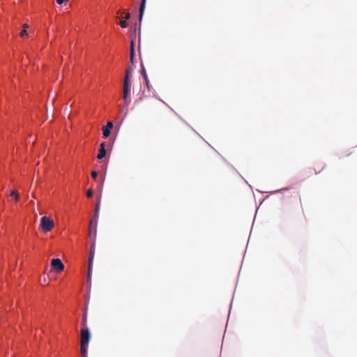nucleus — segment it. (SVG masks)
Segmentation results:
<instances>
[{"instance_id": "obj_16", "label": "nucleus", "mask_w": 357, "mask_h": 357, "mask_svg": "<svg viewBox=\"0 0 357 357\" xmlns=\"http://www.w3.org/2000/svg\"><path fill=\"white\" fill-rule=\"evenodd\" d=\"M142 76H143V77H144V80H145V81H147V78H148V77H147V75H146V73L145 68H144V67L143 66H142Z\"/></svg>"}, {"instance_id": "obj_6", "label": "nucleus", "mask_w": 357, "mask_h": 357, "mask_svg": "<svg viewBox=\"0 0 357 357\" xmlns=\"http://www.w3.org/2000/svg\"><path fill=\"white\" fill-rule=\"evenodd\" d=\"M113 127L114 124L111 121H108L107 125L102 127V135L104 138H107L110 135Z\"/></svg>"}, {"instance_id": "obj_15", "label": "nucleus", "mask_w": 357, "mask_h": 357, "mask_svg": "<svg viewBox=\"0 0 357 357\" xmlns=\"http://www.w3.org/2000/svg\"><path fill=\"white\" fill-rule=\"evenodd\" d=\"M135 56V50H134V43L132 41L131 43V52H130V59L132 61Z\"/></svg>"}, {"instance_id": "obj_21", "label": "nucleus", "mask_w": 357, "mask_h": 357, "mask_svg": "<svg viewBox=\"0 0 357 357\" xmlns=\"http://www.w3.org/2000/svg\"><path fill=\"white\" fill-rule=\"evenodd\" d=\"M20 35L21 36H26L27 35V31L25 29H22L21 31H20Z\"/></svg>"}, {"instance_id": "obj_4", "label": "nucleus", "mask_w": 357, "mask_h": 357, "mask_svg": "<svg viewBox=\"0 0 357 357\" xmlns=\"http://www.w3.org/2000/svg\"><path fill=\"white\" fill-rule=\"evenodd\" d=\"M91 340V333L89 328H81L80 344H89Z\"/></svg>"}, {"instance_id": "obj_20", "label": "nucleus", "mask_w": 357, "mask_h": 357, "mask_svg": "<svg viewBox=\"0 0 357 357\" xmlns=\"http://www.w3.org/2000/svg\"><path fill=\"white\" fill-rule=\"evenodd\" d=\"M86 195H87V197H89V198L92 197H93V190H89L87 192Z\"/></svg>"}, {"instance_id": "obj_5", "label": "nucleus", "mask_w": 357, "mask_h": 357, "mask_svg": "<svg viewBox=\"0 0 357 357\" xmlns=\"http://www.w3.org/2000/svg\"><path fill=\"white\" fill-rule=\"evenodd\" d=\"M51 265L54 271L59 273L64 268V265L59 258H54L52 260Z\"/></svg>"}, {"instance_id": "obj_22", "label": "nucleus", "mask_w": 357, "mask_h": 357, "mask_svg": "<svg viewBox=\"0 0 357 357\" xmlns=\"http://www.w3.org/2000/svg\"><path fill=\"white\" fill-rule=\"evenodd\" d=\"M145 82H146L147 89L149 90L150 89V84H149V79H147V81H145Z\"/></svg>"}, {"instance_id": "obj_1", "label": "nucleus", "mask_w": 357, "mask_h": 357, "mask_svg": "<svg viewBox=\"0 0 357 357\" xmlns=\"http://www.w3.org/2000/svg\"><path fill=\"white\" fill-rule=\"evenodd\" d=\"M130 70H126V75L123 80V98L124 106H128L130 102Z\"/></svg>"}, {"instance_id": "obj_8", "label": "nucleus", "mask_w": 357, "mask_h": 357, "mask_svg": "<svg viewBox=\"0 0 357 357\" xmlns=\"http://www.w3.org/2000/svg\"><path fill=\"white\" fill-rule=\"evenodd\" d=\"M98 216L93 215L90 220V232L93 229L95 234H96L97 225H98Z\"/></svg>"}, {"instance_id": "obj_19", "label": "nucleus", "mask_w": 357, "mask_h": 357, "mask_svg": "<svg viewBox=\"0 0 357 357\" xmlns=\"http://www.w3.org/2000/svg\"><path fill=\"white\" fill-rule=\"evenodd\" d=\"M131 17V15L129 12H126L125 13V19L126 20H128Z\"/></svg>"}, {"instance_id": "obj_10", "label": "nucleus", "mask_w": 357, "mask_h": 357, "mask_svg": "<svg viewBox=\"0 0 357 357\" xmlns=\"http://www.w3.org/2000/svg\"><path fill=\"white\" fill-rule=\"evenodd\" d=\"M89 344H80V352L82 357H87V350Z\"/></svg>"}, {"instance_id": "obj_11", "label": "nucleus", "mask_w": 357, "mask_h": 357, "mask_svg": "<svg viewBox=\"0 0 357 357\" xmlns=\"http://www.w3.org/2000/svg\"><path fill=\"white\" fill-rule=\"evenodd\" d=\"M100 207V196L98 197V202L96 204L93 215H97V216L99 215Z\"/></svg>"}, {"instance_id": "obj_17", "label": "nucleus", "mask_w": 357, "mask_h": 357, "mask_svg": "<svg viewBox=\"0 0 357 357\" xmlns=\"http://www.w3.org/2000/svg\"><path fill=\"white\" fill-rule=\"evenodd\" d=\"M119 24L122 28H126L128 26L127 20H121Z\"/></svg>"}, {"instance_id": "obj_7", "label": "nucleus", "mask_w": 357, "mask_h": 357, "mask_svg": "<svg viewBox=\"0 0 357 357\" xmlns=\"http://www.w3.org/2000/svg\"><path fill=\"white\" fill-rule=\"evenodd\" d=\"M106 153H107L106 143L105 142H103L100 145V149L98 151L97 158L99 160H102L106 156Z\"/></svg>"}, {"instance_id": "obj_2", "label": "nucleus", "mask_w": 357, "mask_h": 357, "mask_svg": "<svg viewBox=\"0 0 357 357\" xmlns=\"http://www.w3.org/2000/svg\"><path fill=\"white\" fill-rule=\"evenodd\" d=\"M95 255V245L93 244L91 247V250L89 252V261H88V271H87V283L91 285V275H92V269H93V262Z\"/></svg>"}, {"instance_id": "obj_13", "label": "nucleus", "mask_w": 357, "mask_h": 357, "mask_svg": "<svg viewBox=\"0 0 357 357\" xmlns=\"http://www.w3.org/2000/svg\"><path fill=\"white\" fill-rule=\"evenodd\" d=\"M107 166V162L104 163V173H103V176H102V182H101V183L99 185L100 188H102V185H103V182H104L105 174H106Z\"/></svg>"}, {"instance_id": "obj_23", "label": "nucleus", "mask_w": 357, "mask_h": 357, "mask_svg": "<svg viewBox=\"0 0 357 357\" xmlns=\"http://www.w3.org/2000/svg\"><path fill=\"white\" fill-rule=\"evenodd\" d=\"M325 167H326V165H324V167L321 168V170L322 171L323 169H324Z\"/></svg>"}, {"instance_id": "obj_14", "label": "nucleus", "mask_w": 357, "mask_h": 357, "mask_svg": "<svg viewBox=\"0 0 357 357\" xmlns=\"http://www.w3.org/2000/svg\"><path fill=\"white\" fill-rule=\"evenodd\" d=\"M10 196L12 197H13L15 199V201H17L20 199L19 194L16 191H14V190L11 191Z\"/></svg>"}, {"instance_id": "obj_12", "label": "nucleus", "mask_w": 357, "mask_h": 357, "mask_svg": "<svg viewBox=\"0 0 357 357\" xmlns=\"http://www.w3.org/2000/svg\"><path fill=\"white\" fill-rule=\"evenodd\" d=\"M86 317H87L86 313H84L82 316V323H81V326H82L81 328H88L87 325H86V319H87Z\"/></svg>"}, {"instance_id": "obj_3", "label": "nucleus", "mask_w": 357, "mask_h": 357, "mask_svg": "<svg viewBox=\"0 0 357 357\" xmlns=\"http://www.w3.org/2000/svg\"><path fill=\"white\" fill-rule=\"evenodd\" d=\"M54 225L53 221L47 216H43L40 219V228L43 232H49Z\"/></svg>"}, {"instance_id": "obj_18", "label": "nucleus", "mask_w": 357, "mask_h": 357, "mask_svg": "<svg viewBox=\"0 0 357 357\" xmlns=\"http://www.w3.org/2000/svg\"><path fill=\"white\" fill-rule=\"evenodd\" d=\"M98 176V173L96 171H93L91 173V176L93 179L96 180Z\"/></svg>"}, {"instance_id": "obj_9", "label": "nucleus", "mask_w": 357, "mask_h": 357, "mask_svg": "<svg viewBox=\"0 0 357 357\" xmlns=\"http://www.w3.org/2000/svg\"><path fill=\"white\" fill-rule=\"evenodd\" d=\"M146 0H142V1H141V4H140V6H139V22L142 21L143 15H144L145 7H146Z\"/></svg>"}]
</instances>
